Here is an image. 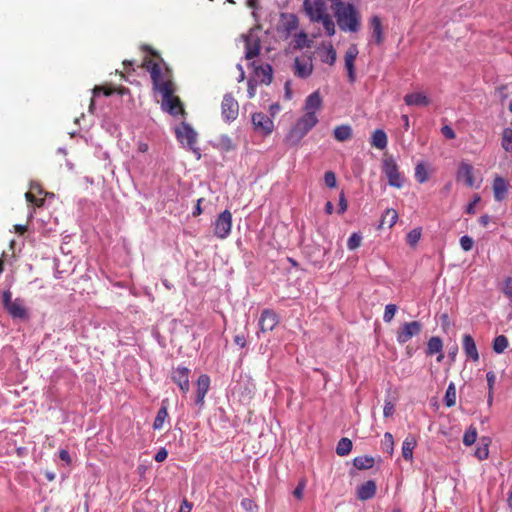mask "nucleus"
<instances>
[{
    "label": "nucleus",
    "mask_w": 512,
    "mask_h": 512,
    "mask_svg": "<svg viewBox=\"0 0 512 512\" xmlns=\"http://www.w3.org/2000/svg\"><path fill=\"white\" fill-rule=\"evenodd\" d=\"M7 313L14 319H27L28 312L23 305V300L17 298L8 307L5 308Z\"/></svg>",
    "instance_id": "obj_21"
},
{
    "label": "nucleus",
    "mask_w": 512,
    "mask_h": 512,
    "mask_svg": "<svg viewBox=\"0 0 512 512\" xmlns=\"http://www.w3.org/2000/svg\"><path fill=\"white\" fill-rule=\"evenodd\" d=\"M486 379H487V383H488V389L491 394V393H493V387H494V383H495V379H496L494 372H492V371L488 372L486 374Z\"/></svg>",
    "instance_id": "obj_57"
},
{
    "label": "nucleus",
    "mask_w": 512,
    "mask_h": 512,
    "mask_svg": "<svg viewBox=\"0 0 512 512\" xmlns=\"http://www.w3.org/2000/svg\"><path fill=\"white\" fill-rule=\"evenodd\" d=\"M501 146L506 152H512V128L507 127L503 129Z\"/></svg>",
    "instance_id": "obj_33"
},
{
    "label": "nucleus",
    "mask_w": 512,
    "mask_h": 512,
    "mask_svg": "<svg viewBox=\"0 0 512 512\" xmlns=\"http://www.w3.org/2000/svg\"><path fill=\"white\" fill-rule=\"evenodd\" d=\"M358 53V48L355 44L350 45L345 53V67L348 72V79L351 83H353L356 79L354 62Z\"/></svg>",
    "instance_id": "obj_15"
},
{
    "label": "nucleus",
    "mask_w": 512,
    "mask_h": 512,
    "mask_svg": "<svg viewBox=\"0 0 512 512\" xmlns=\"http://www.w3.org/2000/svg\"><path fill=\"white\" fill-rule=\"evenodd\" d=\"M303 8L311 22H319L329 14L324 0H304Z\"/></svg>",
    "instance_id": "obj_5"
},
{
    "label": "nucleus",
    "mask_w": 512,
    "mask_h": 512,
    "mask_svg": "<svg viewBox=\"0 0 512 512\" xmlns=\"http://www.w3.org/2000/svg\"><path fill=\"white\" fill-rule=\"evenodd\" d=\"M168 456V452L165 448H161L158 450V452L155 454L154 459L156 462H163L166 460Z\"/></svg>",
    "instance_id": "obj_58"
},
{
    "label": "nucleus",
    "mask_w": 512,
    "mask_h": 512,
    "mask_svg": "<svg viewBox=\"0 0 512 512\" xmlns=\"http://www.w3.org/2000/svg\"><path fill=\"white\" fill-rule=\"evenodd\" d=\"M255 73L257 77L260 79L261 83L269 85L272 82L273 71L271 65L265 64L259 66L255 69Z\"/></svg>",
    "instance_id": "obj_27"
},
{
    "label": "nucleus",
    "mask_w": 512,
    "mask_h": 512,
    "mask_svg": "<svg viewBox=\"0 0 512 512\" xmlns=\"http://www.w3.org/2000/svg\"><path fill=\"white\" fill-rule=\"evenodd\" d=\"M421 235V229L415 228L407 234L406 241L410 246H415L419 242Z\"/></svg>",
    "instance_id": "obj_41"
},
{
    "label": "nucleus",
    "mask_w": 512,
    "mask_h": 512,
    "mask_svg": "<svg viewBox=\"0 0 512 512\" xmlns=\"http://www.w3.org/2000/svg\"><path fill=\"white\" fill-rule=\"evenodd\" d=\"M192 504L187 500H184L180 506L179 512H191Z\"/></svg>",
    "instance_id": "obj_64"
},
{
    "label": "nucleus",
    "mask_w": 512,
    "mask_h": 512,
    "mask_svg": "<svg viewBox=\"0 0 512 512\" xmlns=\"http://www.w3.org/2000/svg\"><path fill=\"white\" fill-rule=\"evenodd\" d=\"M232 228V214L229 210L221 212L214 222V235L219 239H226Z\"/></svg>",
    "instance_id": "obj_7"
},
{
    "label": "nucleus",
    "mask_w": 512,
    "mask_h": 512,
    "mask_svg": "<svg viewBox=\"0 0 512 512\" xmlns=\"http://www.w3.org/2000/svg\"><path fill=\"white\" fill-rule=\"evenodd\" d=\"M477 439V429L474 426H470L464 436H463V443L466 446H471L476 442Z\"/></svg>",
    "instance_id": "obj_39"
},
{
    "label": "nucleus",
    "mask_w": 512,
    "mask_h": 512,
    "mask_svg": "<svg viewBox=\"0 0 512 512\" xmlns=\"http://www.w3.org/2000/svg\"><path fill=\"white\" fill-rule=\"evenodd\" d=\"M462 349L468 359L474 362L479 360V353L476 343L470 334L463 335Z\"/></svg>",
    "instance_id": "obj_17"
},
{
    "label": "nucleus",
    "mask_w": 512,
    "mask_h": 512,
    "mask_svg": "<svg viewBox=\"0 0 512 512\" xmlns=\"http://www.w3.org/2000/svg\"><path fill=\"white\" fill-rule=\"evenodd\" d=\"M234 342L236 345L244 348L246 346V337L244 334H237L234 336Z\"/></svg>",
    "instance_id": "obj_61"
},
{
    "label": "nucleus",
    "mask_w": 512,
    "mask_h": 512,
    "mask_svg": "<svg viewBox=\"0 0 512 512\" xmlns=\"http://www.w3.org/2000/svg\"><path fill=\"white\" fill-rule=\"evenodd\" d=\"M388 138L384 130L377 129L372 133L371 146L379 150H383L387 147Z\"/></svg>",
    "instance_id": "obj_25"
},
{
    "label": "nucleus",
    "mask_w": 512,
    "mask_h": 512,
    "mask_svg": "<svg viewBox=\"0 0 512 512\" xmlns=\"http://www.w3.org/2000/svg\"><path fill=\"white\" fill-rule=\"evenodd\" d=\"M166 401L162 402L161 408L158 410L157 415L155 417L153 428L155 430H160L163 428L165 420L168 418V410L167 406L165 405Z\"/></svg>",
    "instance_id": "obj_31"
},
{
    "label": "nucleus",
    "mask_w": 512,
    "mask_h": 512,
    "mask_svg": "<svg viewBox=\"0 0 512 512\" xmlns=\"http://www.w3.org/2000/svg\"><path fill=\"white\" fill-rule=\"evenodd\" d=\"M252 123L255 130L267 135L273 131V121L266 114L262 112L254 113L252 115Z\"/></svg>",
    "instance_id": "obj_13"
},
{
    "label": "nucleus",
    "mask_w": 512,
    "mask_h": 512,
    "mask_svg": "<svg viewBox=\"0 0 512 512\" xmlns=\"http://www.w3.org/2000/svg\"><path fill=\"white\" fill-rule=\"evenodd\" d=\"M375 460L371 456H358L353 460L354 466L359 470L370 469L374 466Z\"/></svg>",
    "instance_id": "obj_30"
},
{
    "label": "nucleus",
    "mask_w": 512,
    "mask_h": 512,
    "mask_svg": "<svg viewBox=\"0 0 512 512\" xmlns=\"http://www.w3.org/2000/svg\"><path fill=\"white\" fill-rule=\"evenodd\" d=\"M323 104L322 97L320 95V92L314 91L311 93L305 100L304 104V111L306 114L309 115H316L318 111L321 110Z\"/></svg>",
    "instance_id": "obj_16"
},
{
    "label": "nucleus",
    "mask_w": 512,
    "mask_h": 512,
    "mask_svg": "<svg viewBox=\"0 0 512 512\" xmlns=\"http://www.w3.org/2000/svg\"><path fill=\"white\" fill-rule=\"evenodd\" d=\"M393 445H394V440H393L392 434L389 432H386L384 434V439L382 441L383 450H385L388 453H392Z\"/></svg>",
    "instance_id": "obj_46"
},
{
    "label": "nucleus",
    "mask_w": 512,
    "mask_h": 512,
    "mask_svg": "<svg viewBox=\"0 0 512 512\" xmlns=\"http://www.w3.org/2000/svg\"><path fill=\"white\" fill-rule=\"evenodd\" d=\"M464 178L467 186L474 185L473 166L468 163H462L458 170V179Z\"/></svg>",
    "instance_id": "obj_26"
},
{
    "label": "nucleus",
    "mask_w": 512,
    "mask_h": 512,
    "mask_svg": "<svg viewBox=\"0 0 512 512\" xmlns=\"http://www.w3.org/2000/svg\"><path fill=\"white\" fill-rule=\"evenodd\" d=\"M103 93L105 96H110L114 93V89L110 88V87H105V86H96L94 89H93V93L94 95H98L99 93Z\"/></svg>",
    "instance_id": "obj_52"
},
{
    "label": "nucleus",
    "mask_w": 512,
    "mask_h": 512,
    "mask_svg": "<svg viewBox=\"0 0 512 512\" xmlns=\"http://www.w3.org/2000/svg\"><path fill=\"white\" fill-rule=\"evenodd\" d=\"M370 27L372 29V37L376 45H381L384 40V31L382 21L379 16L375 15L370 19Z\"/></svg>",
    "instance_id": "obj_22"
},
{
    "label": "nucleus",
    "mask_w": 512,
    "mask_h": 512,
    "mask_svg": "<svg viewBox=\"0 0 512 512\" xmlns=\"http://www.w3.org/2000/svg\"><path fill=\"white\" fill-rule=\"evenodd\" d=\"M397 312V306L395 304H388L385 307L383 320L385 323H390Z\"/></svg>",
    "instance_id": "obj_44"
},
{
    "label": "nucleus",
    "mask_w": 512,
    "mask_h": 512,
    "mask_svg": "<svg viewBox=\"0 0 512 512\" xmlns=\"http://www.w3.org/2000/svg\"><path fill=\"white\" fill-rule=\"evenodd\" d=\"M508 347V339L504 335L497 336L493 341L494 352L500 354Z\"/></svg>",
    "instance_id": "obj_38"
},
{
    "label": "nucleus",
    "mask_w": 512,
    "mask_h": 512,
    "mask_svg": "<svg viewBox=\"0 0 512 512\" xmlns=\"http://www.w3.org/2000/svg\"><path fill=\"white\" fill-rule=\"evenodd\" d=\"M441 132L447 139H454L456 137L454 130L448 125L443 126Z\"/></svg>",
    "instance_id": "obj_54"
},
{
    "label": "nucleus",
    "mask_w": 512,
    "mask_h": 512,
    "mask_svg": "<svg viewBox=\"0 0 512 512\" xmlns=\"http://www.w3.org/2000/svg\"><path fill=\"white\" fill-rule=\"evenodd\" d=\"M318 23H322V25L325 29V32L328 36L331 37L335 34V32H336L335 24L329 14L325 15V17L322 20H319Z\"/></svg>",
    "instance_id": "obj_40"
},
{
    "label": "nucleus",
    "mask_w": 512,
    "mask_h": 512,
    "mask_svg": "<svg viewBox=\"0 0 512 512\" xmlns=\"http://www.w3.org/2000/svg\"><path fill=\"white\" fill-rule=\"evenodd\" d=\"M12 302V293L9 290H5L2 294V303L4 309L8 307Z\"/></svg>",
    "instance_id": "obj_55"
},
{
    "label": "nucleus",
    "mask_w": 512,
    "mask_h": 512,
    "mask_svg": "<svg viewBox=\"0 0 512 512\" xmlns=\"http://www.w3.org/2000/svg\"><path fill=\"white\" fill-rule=\"evenodd\" d=\"M317 123V115L305 113L291 128L286 137V141L291 145H297Z\"/></svg>",
    "instance_id": "obj_3"
},
{
    "label": "nucleus",
    "mask_w": 512,
    "mask_h": 512,
    "mask_svg": "<svg viewBox=\"0 0 512 512\" xmlns=\"http://www.w3.org/2000/svg\"><path fill=\"white\" fill-rule=\"evenodd\" d=\"M352 450V441L348 438H341L336 447V453L339 456L348 455Z\"/></svg>",
    "instance_id": "obj_34"
},
{
    "label": "nucleus",
    "mask_w": 512,
    "mask_h": 512,
    "mask_svg": "<svg viewBox=\"0 0 512 512\" xmlns=\"http://www.w3.org/2000/svg\"><path fill=\"white\" fill-rule=\"evenodd\" d=\"M337 59V54L335 49L333 48L332 44H329L326 52V57L323 59V62L334 65Z\"/></svg>",
    "instance_id": "obj_47"
},
{
    "label": "nucleus",
    "mask_w": 512,
    "mask_h": 512,
    "mask_svg": "<svg viewBox=\"0 0 512 512\" xmlns=\"http://www.w3.org/2000/svg\"><path fill=\"white\" fill-rule=\"evenodd\" d=\"M332 8L342 31L357 32L360 29V14L353 4L337 0Z\"/></svg>",
    "instance_id": "obj_2"
},
{
    "label": "nucleus",
    "mask_w": 512,
    "mask_h": 512,
    "mask_svg": "<svg viewBox=\"0 0 512 512\" xmlns=\"http://www.w3.org/2000/svg\"><path fill=\"white\" fill-rule=\"evenodd\" d=\"M304 488H305V483L304 482H300L297 485V487L294 489L293 495L296 498L301 499L303 497Z\"/></svg>",
    "instance_id": "obj_60"
},
{
    "label": "nucleus",
    "mask_w": 512,
    "mask_h": 512,
    "mask_svg": "<svg viewBox=\"0 0 512 512\" xmlns=\"http://www.w3.org/2000/svg\"><path fill=\"white\" fill-rule=\"evenodd\" d=\"M415 179L421 184L428 181L429 175H428V172H427V169H426V166L424 165V163H418L416 165Z\"/></svg>",
    "instance_id": "obj_37"
},
{
    "label": "nucleus",
    "mask_w": 512,
    "mask_h": 512,
    "mask_svg": "<svg viewBox=\"0 0 512 512\" xmlns=\"http://www.w3.org/2000/svg\"><path fill=\"white\" fill-rule=\"evenodd\" d=\"M299 26V20L294 13H281L279 21V31L284 32L288 37Z\"/></svg>",
    "instance_id": "obj_12"
},
{
    "label": "nucleus",
    "mask_w": 512,
    "mask_h": 512,
    "mask_svg": "<svg viewBox=\"0 0 512 512\" xmlns=\"http://www.w3.org/2000/svg\"><path fill=\"white\" fill-rule=\"evenodd\" d=\"M493 194L496 201H503L508 193L509 183L503 177L497 175L493 180Z\"/></svg>",
    "instance_id": "obj_18"
},
{
    "label": "nucleus",
    "mask_w": 512,
    "mask_h": 512,
    "mask_svg": "<svg viewBox=\"0 0 512 512\" xmlns=\"http://www.w3.org/2000/svg\"><path fill=\"white\" fill-rule=\"evenodd\" d=\"M423 330V324L419 321L402 323L396 332V340L399 344H405L413 337L418 336Z\"/></svg>",
    "instance_id": "obj_4"
},
{
    "label": "nucleus",
    "mask_w": 512,
    "mask_h": 512,
    "mask_svg": "<svg viewBox=\"0 0 512 512\" xmlns=\"http://www.w3.org/2000/svg\"><path fill=\"white\" fill-rule=\"evenodd\" d=\"M239 104L232 94L227 93L224 95L221 103V115L225 122L230 123L238 117Z\"/></svg>",
    "instance_id": "obj_8"
},
{
    "label": "nucleus",
    "mask_w": 512,
    "mask_h": 512,
    "mask_svg": "<svg viewBox=\"0 0 512 512\" xmlns=\"http://www.w3.org/2000/svg\"><path fill=\"white\" fill-rule=\"evenodd\" d=\"M25 199L27 202H29L30 204H32L35 207H42L45 202L44 198H39L34 193H32L30 191L25 193Z\"/></svg>",
    "instance_id": "obj_45"
},
{
    "label": "nucleus",
    "mask_w": 512,
    "mask_h": 512,
    "mask_svg": "<svg viewBox=\"0 0 512 512\" xmlns=\"http://www.w3.org/2000/svg\"><path fill=\"white\" fill-rule=\"evenodd\" d=\"M480 200L481 197L478 194H475L473 200L466 207V213L475 214V207L480 202Z\"/></svg>",
    "instance_id": "obj_51"
},
{
    "label": "nucleus",
    "mask_w": 512,
    "mask_h": 512,
    "mask_svg": "<svg viewBox=\"0 0 512 512\" xmlns=\"http://www.w3.org/2000/svg\"><path fill=\"white\" fill-rule=\"evenodd\" d=\"M260 53V43L258 39L245 38V57L250 60Z\"/></svg>",
    "instance_id": "obj_24"
},
{
    "label": "nucleus",
    "mask_w": 512,
    "mask_h": 512,
    "mask_svg": "<svg viewBox=\"0 0 512 512\" xmlns=\"http://www.w3.org/2000/svg\"><path fill=\"white\" fill-rule=\"evenodd\" d=\"M176 137L181 143H186L190 149L194 150V146L196 144L197 133L193 130V128L187 124L182 123L175 130Z\"/></svg>",
    "instance_id": "obj_10"
},
{
    "label": "nucleus",
    "mask_w": 512,
    "mask_h": 512,
    "mask_svg": "<svg viewBox=\"0 0 512 512\" xmlns=\"http://www.w3.org/2000/svg\"><path fill=\"white\" fill-rule=\"evenodd\" d=\"M247 92H248V97L249 98H253L255 96V93H256V84L252 81V80H249L248 81V89H247Z\"/></svg>",
    "instance_id": "obj_63"
},
{
    "label": "nucleus",
    "mask_w": 512,
    "mask_h": 512,
    "mask_svg": "<svg viewBox=\"0 0 512 512\" xmlns=\"http://www.w3.org/2000/svg\"><path fill=\"white\" fill-rule=\"evenodd\" d=\"M313 64L310 60L295 58L294 74L299 78H307L312 74Z\"/></svg>",
    "instance_id": "obj_20"
},
{
    "label": "nucleus",
    "mask_w": 512,
    "mask_h": 512,
    "mask_svg": "<svg viewBox=\"0 0 512 512\" xmlns=\"http://www.w3.org/2000/svg\"><path fill=\"white\" fill-rule=\"evenodd\" d=\"M348 208V202L345 198V194L344 192L342 191L340 193V196H339V209H338V213L339 214H343L344 212H346Z\"/></svg>",
    "instance_id": "obj_53"
},
{
    "label": "nucleus",
    "mask_w": 512,
    "mask_h": 512,
    "mask_svg": "<svg viewBox=\"0 0 512 512\" xmlns=\"http://www.w3.org/2000/svg\"><path fill=\"white\" fill-rule=\"evenodd\" d=\"M383 173L388 179L390 186L401 188L403 185V177L401 176L396 161L392 158H385L382 165Z\"/></svg>",
    "instance_id": "obj_6"
},
{
    "label": "nucleus",
    "mask_w": 512,
    "mask_h": 512,
    "mask_svg": "<svg viewBox=\"0 0 512 512\" xmlns=\"http://www.w3.org/2000/svg\"><path fill=\"white\" fill-rule=\"evenodd\" d=\"M279 323L278 315L271 309H264L259 319V328L262 333L272 331Z\"/></svg>",
    "instance_id": "obj_11"
},
{
    "label": "nucleus",
    "mask_w": 512,
    "mask_h": 512,
    "mask_svg": "<svg viewBox=\"0 0 512 512\" xmlns=\"http://www.w3.org/2000/svg\"><path fill=\"white\" fill-rule=\"evenodd\" d=\"M404 102L408 106H427L429 105L430 100L423 93H410L404 96Z\"/></svg>",
    "instance_id": "obj_23"
},
{
    "label": "nucleus",
    "mask_w": 512,
    "mask_h": 512,
    "mask_svg": "<svg viewBox=\"0 0 512 512\" xmlns=\"http://www.w3.org/2000/svg\"><path fill=\"white\" fill-rule=\"evenodd\" d=\"M334 138L339 142H345L352 137V128L350 125H339L334 128Z\"/></svg>",
    "instance_id": "obj_28"
},
{
    "label": "nucleus",
    "mask_w": 512,
    "mask_h": 512,
    "mask_svg": "<svg viewBox=\"0 0 512 512\" xmlns=\"http://www.w3.org/2000/svg\"><path fill=\"white\" fill-rule=\"evenodd\" d=\"M394 411H395V407H394L393 403L386 402L384 405V409H383L384 416L389 417L394 413Z\"/></svg>",
    "instance_id": "obj_59"
},
{
    "label": "nucleus",
    "mask_w": 512,
    "mask_h": 512,
    "mask_svg": "<svg viewBox=\"0 0 512 512\" xmlns=\"http://www.w3.org/2000/svg\"><path fill=\"white\" fill-rule=\"evenodd\" d=\"M442 349H443V342L439 337L434 336L428 340L427 351H426V353L428 355L440 353V352H442Z\"/></svg>",
    "instance_id": "obj_32"
},
{
    "label": "nucleus",
    "mask_w": 512,
    "mask_h": 512,
    "mask_svg": "<svg viewBox=\"0 0 512 512\" xmlns=\"http://www.w3.org/2000/svg\"><path fill=\"white\" fill-rule=\"evenodd\" d=\"M503 292L506 297H508L512 301V278H508L505 283V287Z\"/></svg>",
    "instance_id": "obj_56"
},
{
    "label": "nucleus",
    "mask_w": 512,
    "mask_h": 512,
    "mask_svg": "<svg viewBox=\"0 0 512 512\" xmlns=\"http://www.w3.org/2000/svg\"><path fill=\"white\" fill-rule=\"evenodd\" d=\"M307 34L305 32H300L295 35V48L302 49L307 46Z\"/></svg>",
    "instance_id": "obj_48"
},
{
    "label": "nucleus",
    "mask_w": 512,
    "mask_h": 512,
    "mask_svg": "<svg viewBox=\"0 0 512 512\" xmlns=\"http://www.w3.org/2000/svg\"><path fill=\"white\" fill-rule=\"evenodd\" d=\"M473 244H474V241L473 239L468 236V235H464L460 238V245H461V248L465 251V252H468L470 251L472 248H473Z\"/></svg>",
    "instance_id": "obj_49"
},
{
    "label": "nucleus",
    "mask_w": 512,
    "mask_h": 512,
    "mask_svg": "<svg viewBox=\"0 0 512 512\" xmlns=\"http://www.w3.org/2000/svg\"><path fill=\"white\" fill-rule=\"evenodd\" d=\"M241 505L242 507L245 509V510H249V511H252L254 507H256V505L254 504V502L251 500V499H248V498H245L241 501Z\"/></svg>",
    "instance_id": "obj_62"
},
{
    "label": "nucleus",
    "mask_w": 512,
    "mask_h": 512,
    "mask_svg": "<svg viewBox=\"0 0 512 512\" xmlns=\"http://www.w3.org/2000/svg\"><path fill=\"white\" fill-rule=\"evenodd\" d=\"M324 181L327 187L335 188L337 184L335 173L332 171H327L324 175Z\"/></svg>",
    "instance_id": "obj_50"
},
{
    "label": "nucleus",
    "mask_w": 512,
    "mask_h": 512,
    "mask_svg": "<svg viewBox=\"0 0 512 512\" xmlns=\"http://www.w3.org/2000/svg\"><path fill=\"white\" fill-rule=\"evenodd\" d=\"M416 440L413 436H408L402 443V456L405 460L411 461L413 458V450L416 447Z\"/></svg>",
    "instance_id": "obj_29"
},
{
    "label": "nucleus",
    "mask_w": 512,
    "mask_h": 512,
    "mask_svg": "<svg viewBox=\"0 0 512 512\" xmlns=\"http://www.w3.org/2000/svg\"><path fill=\"white\" fill-rule=\"evenodd\" d=\"M444 402L447 407H452L456 403V388L453 382H451L447 387Z\"/></svg>",
    "instance_id": "obj_36"
},
{
    "label": "nucleus",
    "mask_w": 512,
    "mask_h": 512,
    "mask_svg": "<svg viewBox=\"0 0 512 512\" xmlns=\"http://www.w3.org/2000/svg\"><path fill=\"white\" fill-rule=\"evenodd\" d=\"M483 441V445L478 447L475 451V456L479 459V460H484L486 458H488V455H489V442L488 440L486 439H482Z\"/></svg>",
    "instance_id": "obj_42"
},
{
    "label": "nucleus",
    "mask_w": 512,
    "mask_h": 512,
    "mask_svg": "<svg viewBox=\"0 0 512 512\" xmlns=\"http://www.w3.org/2000/svg\"><path fill=\"white\" fill-rule=\"evenodd\" d=\"M398 220V213L394 209H387L382 217V225H387L389 228L394 226Z\"/></svg>",
    "instance_id": "obj_35"
},
{
    "label": "nucleus",
    "mask_w": 512,
    "mask_h": 512,
    "mask_svg": "<svg viewBox=\"0 0 512 512\" xmlns=\"http://www.w3.org/2000/svg\"><path fill=\"white\" fill-rule=\"evenodd\" d=\"M376 483L374 480H368L365 483L358 486L356 490L357 498L361 501L372 499L376 494Z\"/></svg>",
    "instance_id": "obj_19"
},
{
    "label": "nucleus",
    "mask_w": 512,
    "mask_h": 512,
    "mask_svg": "<svg viewBox=\"0 0 512 512\" xmlns=\"http://www.w3.org/2000/svg\"><path fill=\"white\" fill-rule=\"evenodd\" d=\"M196 387L195 404L201 408L204 405L205 396L210 388V377L207 374L200 375L197 379Z\"/></svg>",
    "instance_id": "obj_14"
},
{
    "label": "nucleus",
    "mask_w": 512,
    "mask_h": 512,
    "mask_svg": "<svg viewBox=\"0 0 512 512\" xmlns=\"http://www.w3.org/2000/svg\"><path fill=\"white\" fill-rule=\"evenodd\" d=\"M142 66L150 73L154 89L162 94V109L173 116L184 115L183 104L179 97L174 95L175 88L170 70L162 69L158 62L150 58H146Z\"/></svg>",
    "instance_id": "obj_1"
},
{
    "label": "nucleus",
    "mask_w": 512,
    "mask_h": 512,
    "mask_svg": "<svg viewBox=\"0 0 512 512\" xmlns=\"http://www.w3.org/2000/svg\"><path fill=\"white\" fill-rule=\"evenodd\" d=\"M362 242V236L358 233H352L347 241V247L349 250H355L360 247Z\"/></svg>",
    "instance_id": "obj_43"
},
{
    "label": "nucleus",
    "mask_w": 512,
    "mask_h": 512,
    "mask_svg": "<svg viewBox=\"0 0 512 512\" xmlns=\"http://www.w3.org/2000/svg\"><path fill=\"white\" fill-rule=\"evenodd\" d=\"M190 369L186 366L179 365L172 369L171 379L179 387L183 394H187L190 390Z\"/></svg>",
    "instance_id": "obj_9"
}]
</instances>
